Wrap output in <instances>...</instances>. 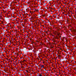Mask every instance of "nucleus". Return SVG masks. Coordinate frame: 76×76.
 <instances>
[{"label": "nucleus", "instance_id": "nucleus-4", "mask_svg": "<svg viewBox=\"0 0 76 76\" xmlns=\"http://www.w3.org/2000/svg\"><path fill=\"white\" fill-rule=\"evenodd\" d=\"M26 72H28V71L27 70V71H26Z\"/></svg>", "mask_w": 76, "mask_h": 76}, {"label": "nucleus", "instance_id": "nucleus-1", "mask_svg": "<svg viewBox=\"0 0 76 76\" xmlns=\"http://www.w3.org/2000/svg\"><path fill=\"white\" fill-rule=\"evenodd\" d=\"M41 67H42V68H43V67H44V65H42L41 66Z\"/></svg>", "mask_w": 76, "mask_h": 76}, {"label": "nucleus", "instance_id": "nucleus-2", "mask_svg": "<svg viewBox=\"0 0 76 76\" xmlns=\"http://www.w3.org/2000/svg\"><path fill=\"white\" fill-rule=\"evenodd\" d=\"M39 76H42V75L39 74Z\"/></svg>", "mask_w": 76, "mask_h": 76}, {"label": "nucleus", "instance_id": "nucleus-3", "mask_svg": "<svg viewBox=\"0 0 76 76\" xmlns=\"http://www.w3.org/2000/svg\"><path fill=\"white\" fill-rule=\"evenodd\" d=\"M74 32H76V30H74Z\"/></svg>", "mask_w": 76, "mask_h": 76}]
</instances>
